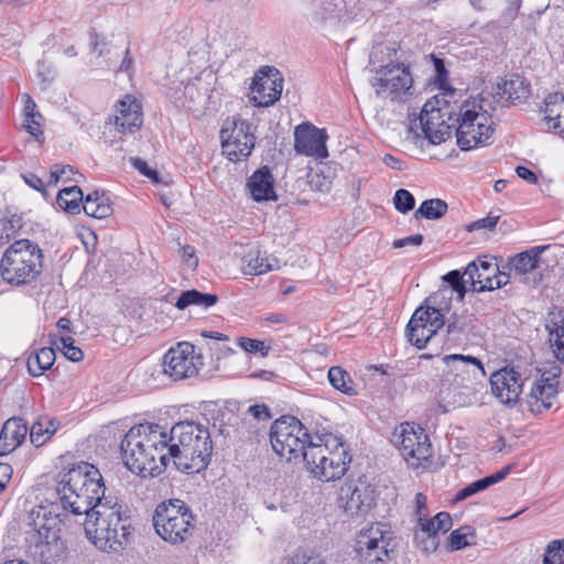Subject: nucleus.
Returning <instances> with one entry per match:
<instances>
[{
	"label": "nucleus",
	"instance_id": "42",
	"mask_svg": "<svg viewBox=\"0 0 564 564\" xmlns=\"http://www.w3.org/2000/svg\"><path fill=\"white\" fill-rule=\"evenodd\" d=\"M445 308L442 305H434L433 306H420L417 307L410 322L408 323L406 327H414V326H423L425 324H430L432 322V318L434 315L444 318L442 314V310Z\"/></svg>",
	"mask_w": 564,
	"mask_h": 564
},
{
	"label": "nucleus",
	"instance_id": "64",
	"mask_svg": "<svg viewBox=\"0 0 564 564\" xmlns=\"http://www.w3.org/2000/svg\"><path fill=\"white\" fill-rule=\"evenodd\" d=\"M516 172L520 178L527 181L530 184H535L538 182V177L534 174V172H532L531 170H529L525 166H521V165L517 166Z\"/></svg>",
	"mask_w": 564,
	"mask_h": 564
},
{
	"label": "nucleus",
	"instance_id": "32",
	"mask_svg": "<svg viewBox=\"0 0 564 564\" xmlns=\"http://www.w3.org/2000/svg\"><path fill=\"white\" fill-rule=\"evenodd\" d=\"M444 318L436 315L432 318L430 324L423 326L406 327V336L409 341L422 349L426 346L429 340L437 333L440 328L444 326Z\"/></svg>",
	"mask_w": 564,
	"mask_h": 564
},
{
	"label": "nucleus",
	"instance_id": "21",
	"mask_svg": "<svg viewBox=\"0 0 564 564\" xmlns=\"http://www.w3.org/2000/svg\"><path fill=\"white\" fill-rule=\"evenodd\" d=\"M429 104H425L421 115L420 124L424 137L432 144H441L451 137L452 126L446 123L441 113V109H427Z\"/></svg>",
	"mask_w": 564,
	"mask_h": 564
},
{
	"label": "nucleus",
	"instance_id": "40",
	"mask_svg": "<svg viewBox=\"0 0 564 564\" xmlns=\"http://www.w3.org/2000/svg\"><path fill=\"white\" fill-rule=\"evenodd\" d=\"M448 209L446 202L440 198H432L424 200L421 206L415 210L414 217L416 219H440Z\"/></svg>",
	"mask_w": 564,
	"mask_h": 564
},
{
	"label": "nucleus",
	"instance_id": "15",
	"mask_svg": "<svg viewBox=\"0 0 564 564\" xmlns=\"http://www.w3.org/2000/svg\"><path fill=\"white\" fill-rule=\"evenodd\" d=\"M452 527L453 521L447 512H438L433 519L419 518L414 528V543L422 551L432 553L438 546V533H445Z\"/></svg>",
	"mask_w": 564,
	"mask_h": 564
},
{
	"label": "nucleus",
	"instance_id": "4",
	"mask_svg": "<svg viewBox=\"0 0 564 564\" xmlns=\"http://www.w3.org/2000/svg\"><path fill=\"white\" fill-rule=\"evenodd\" d=\"M316 444H311L304 454L307 470L322 481L341 478L351 462L345 444L333 434L316 435Z\"/></svg>",
	"mask_w": 564,
	"mask_h": 564
},
{
	"label": "nucleus",
	"instance_id": "27",
	"mask_svg": "<svg viewBox=\"0 0 564 564\" xmlns=\"http://www.w3.org/2000/svg\"><path fill=\"white\" fill-rule=\"evenodd\" d=\"M29 429L21 417H11L6 421L0 432V456L14 451L25 438Z\"/></svg>",
	"mask_w": 564,
	"mask_h": 564
},
{
	"label": "nucleus",
	"instance_id": "16",
	"mask_svg": "<svg viewBox=\"0 0 564 564\" xmlns=\"http://www.w3.org/2000/svg\"><path fill=\"white\" fill-rule=\"evenodd\" d=\"M327 139L328 135L324 129L303 122L294 130V150L299 154L325 159L328 156Z\"/></svg>",
	"mask_w": 564,
	"mask_h": 564
},
{
	"label": "nucleus",
	"instance_id": "57",
	"mask_svg": "<svg viewBox=\"0 0 564 564\" xmlns=\"http://www.w3.org/2000/svg\"><path fill=\"white\" fill-rule=\"evenodd\" d=\"M248 412L259 421H268L271 419L270 409L265 404L251 405Z\"/></svg>",
	"mask_w": 564,
	"mask_h": 564
},
{
	"label": "nucleus",
	"instance_id": "56",
	"mask_svg": "<svg viewBox=\"0 0 564 564\" xmlns=\"http://www.w3.org/2000/svg\"><path fill=\"white\" fill-rule=\"evenodd\" d=\"M310 185L316 191L326 193L330 189L332 182L327 177L316 173L311 176Z\"/></svg>",
	"mask_w": 564,
	"mask_h": 564
},
{
	"label": "nucleus",
	"instance_id": "13",
	"mask_svg": "<svg viewBox=\"0 0 564 564\" xmlns=\"http://www.w3.org/2000/svg\"><path fill=\"white\" fill-rule=\"evenodd\" d=\"M200 366V356L195 355L194 345L187 341L170 348L163 357V372L174 381L196 376Z\"/></svg>",
	"mask_w": 564,
	"mask_h": 564
},
{
	"label": "nucleus",
	"instance_id": "22",
	"mask_svg": "<svg viewBox=\"0 0 564 564\" xmlns=\"http://www.w3.org/2000/svg\"><path fill=\"white\" fill-rule=\"evenodd\" d=\"M33 524L36 531L37 541L46 546L57 545L59 542L58 514L52 516V511L45 507H39L32 511Z\"/></svg>",
	"mask_w": 564,
	"mask_h": 564
},
{
	"label": "nucleus",
	"instance_id": "6",
	"mask_svg": "<svg viewBox=\"0 0 564 564\" xmlns=\"http://www.w3.org/2000/svg\"><path fill=\"white\" fill-rule=\"evenodd\" d=\"M153 525L158 535L170 544L185 542L194 530V516L181 499L163 501L155 508Z\"/></svg>",
	"mask_w": 564,
	"mask_h": 564
},
{
	"label": "nucleus",
	"instance_id": "36",
	"mask_svg": "<svg viewBox=\"0 0 564 564\" xmlns=\"http://www.w3.org/2000/svg\"><path fill=\"white\" fill-rule=\"evenodd\" d=\"M218 301V296L216 294L210 293H202L195 289L184 291L178 296L175 306L178 310H185L189 305H197L204 308H208L215 305Z\"/></svg>",
	"mask_w": 564,
	"mask_h": 564
},
{
	"label": "nucleus",
	"instance_id": "52",
	"mask_svg": "<svg viewBox=\"0 0 564 564\" xmlns=\"http://www.w3.org/2000/svg\"><path fill=\"white\" fill-rule=\"evenodd\" d=\"M183 262L191 270H195L198 265V258L196 256L194 247L189 245L181 246L178 250Z\"/></svg>",
	"mask_w": 564,
	"mask_h": 564
},
{
	"label": "nucleus",
	"instance_id": "30",
	"mask_svg": "<svg viewBox=\"0 0 564 564\" xmlns=\"http://www.w3.org/2000/svg\"><path fill=\"white\" fill-rule=\"evenodd\" d=\"M545 328L550 333V341L557 359L564 364V310L550 312Z\"/></svg>",
	"mask_w": 564,
	"mask_h": 564
},
{
	"label": "nucleus",
	"instance_id": "49",
	"mask_svg": "<svg viewBox=\"0 0 564 564\" xmlns=\"http://www.w3.org/2000/svg\"><path fill=\"white\" fill-rule=\"evenodd\" d=\"M75 174L74 169L70 165H54L50 172L48 185H56L59 180H72Z\"/></svg>",
	"mask_w": 564,
	"mask_h": 564
},
{
	"label": "nucleus",
	"instance_id": "53",
	"mask_svg": "<svg viewBox=\"0 0 564 564\" xmlns=\"http://www.w3.org/2000/svg\"><path fill=\"white\" fill-rule=\"evenodd\" d=\"M478 279L479 280H476V288L474 289V291L484 292L495 290V274L482 272L481 274H478Z\"/></svg>",
	"mask_w": 564,
	"mask_h": 564
},
{
	"label": "nucleus",
	"instance_id": "44",
	"mask_svg": "<svg viewBox=\"0 0 564 564\" xmlns=\"http://www.w3.org/2000/svg\"><path fill=\"white\" fill-rule=\"evenodd\" d=\"M543 564H564V539L554 540L549 543Z\"/></svg>",
	"mask_w": 564,
	"mask_h": 564
},
{
	"label": "nucleus",
	"instance_id": "51",
	"mask_svg": "<svg viewBox=\"0 0 564 564\" xmlns=\"http://www.w3.org/2000/svg\"><path fill=\"white\" fill-rule=\"evenodd\" d=\"M130 162L132 165L144 176L150 178L154 183H160L159 172L152 169L148 163L139 158H131Z\"/></svg>",
	"mask_w": 564,
	"mask_h": 564
},
{
	"label": "nucleus",
	"instance_id": "7",
	"mask_svg": "<svg viewBox=\"0 0 564 564\" xmlns=\"http://www.w3.org/2000/svg\"><path fill=\"white\" fill-rule=\"evenodd\" d=\"M316 442V435L311 436L307 429L294 416H281L270 429V443L273 451L288 462H304V454L308 446Z\"/></svg>",
	"mask_w": 564,
	"mask_h": 564
},
{
	"label": "nucleus",
	"instance_id": "37",
	"mask_svg": "<svg viewBox=\"0 0 564 564\" xmlns=\"http://www.w3.org/2000/svg\"><path fill=\"white\" fill-rule=\"evenodd\" d=\"M84 200L83 192L78 186L63 188L57 195L58 206L69 214H78Z\"/></svg>",
	"mask_w": 564,
	"mask_h": 564
},
{
	"label": "nucleus",
	"instance_id": "58",
	"mask_svg": "<svg viewBox=\"0 0 564 564\" xmlns=\"http://www.w3.org/2000/svg\"><path fill=\"white\" fill-rule=\"evenodd\" d=\"M481 273L482 272L479 271L478 262L473 261L466 267V269L464 271V276H465L466 282H470L473 288L475 289L476 280H479L478 274H481Z\"/></svg>",
	"mask_w": 564,
	"mask_h": 564
},
{
	"label": "nucleus",
	"instance_id": "45",
	"mask_svg": "<svg viewBox=\"0 0 564 564\" xmlns=\"http://www.w3.org/2000/svg\"><path fill=\"white\" fill-rule=\"evenodd\" d=\"M57 347L62 350L63 355L72 360L79 361L83 359L84 354L80 348L74 345V338L70 336H63L59 338L58 343H55Z\"/></svg>",
	"mask_w": 564,
	"mask_h": 564
},
{
	"label": "nucleus",
	"instance_id": "33",
	"mask_svg": "<svg viewBox=\"0 0 564 564\" xmlns=\"http://www.w3.org/2000/svg\"><path fill=\"white\" fill-rule=\"evenodd\" d=\"M83 209L89 217L104 219L112 214V206L105 193L95 191L88 194L83 203Z\"/></svg>",
	"mask_w": 564,
	"mask_h": 564
},
{
	"label": "nucleus",
	"instance_id": "61",
	"mask_svg": "<svg viewBox=\"0 0 564 564\" xmlns=\"http://www.w3.org/2000/svg\"><path fill=\"white\" fill-rule=\"evenodd\" d=\"M24 182L32 188L45 194V186L43 181L35 174L29 173L22 175Z\"/></svg>",
	"mask_w": 564,
	"mask_h": 564
},
{
	"label": "nucleus",
	"instance_id": "31",
	"mask_svg": "<svg viewBox=\"0 0 564 564\" xmlns=\"http://www.w3.org/2000/svg\"><path fill=\"white\" fill-rule=\"evenodd\" d=\"M464 274H460L458 270H452L443 276V280L451 285V289L444 288L438 290L432 296L429 297V301L434 305H442L443 300L449 301L452 297V293H458L462 299L466 292ZM448 302L444 303V307H447Z\"/></svg>",
	"mask_w": 564,
	"mask_h": 564
},
{
	"label": "nucleus",
	"instance_id": "14",
	"mask_svg": "<svg viewBox=\"0 0 564 564\" xmlns=\"http://www.w3.org/2000/svg\"><path fill=\"white\" fill-rule=\"evenodd\" d=\"M560 375V369L552 367L534 381L527 397V404L532 413H541L553 405L558 393Z\"/></svg>",
	"mask_w": 564,
	"mask_h": 564
},
{
	"label": "nucleus",
	"instance_id": "35",
	"mask_svg": "<svg viewBox=\"0 0 564 564\" xmlns=\"http://www.w3.org/2000/svg\"><path fill=\"white\" fill-rule=\"evenodd\" d=\"M55 361V351L51 347H43L28 358V371L33 377H40L50 369Z\"/></svg>",
	"mask_w": 564,
	"mask_h": 564
},
{
	"label": "nucleus",
	"instance_id": "17",
	"mask_svg": "<svg viewBox=\"0 0 564 564\" xmlns=\"http://www.w3.org/2000/svg\"><path fill=\"white\" fill-rule=\"evenodd\" d=\"M492 394L506 405H514L522 393L523 379L513 368L505 367L490 376Z\"/></svg>",
	"mask_w": 564,
	"mask_h": 564
},
{
	"label": "nucleus",
	"instance_id": "41",
	"mask_svg": "<svg viewBox=\"0 0 564 564\" xmlns=\"http://www.w3.org/2000/svg\"><path fill=\"white\" fill-rule=\"evenodd\" d=\"M473 544H475V531L468 525L454 530L448 536L451 551H458Z\"/></svg>",
	"mask_w": 564,
	"mask_h": 564
},
{
	"label": "nucleus",
	"instance_id": "28",
	"mask_svg": "<svg viewBox=\"0 0 564 564\" xmlns=\"http://www.w3.org/2000/svg\"><path fill=\"white\" fill-rule=\"evenodd\" d=\"M546 247H534L530 250L523 251L517 254L511 260L510 271L514 275L523 276L524 281H529L528 274L536 276L535 271L540 269L541 258L540 254L545 250ZM534 283L536 278H533Z\"/></svg>",
	"mask_w": 564,
	"mask_h": 564
},
{
	"label": "nucleus",
	"instance_id": "47",
	"mask_svg": "<svg viewBox=\"0 0 564 564\" xmlns=\"http://www.w3.org/2000/svg\"><path fill=\"white\" fill-rule=\"evenodd\" d=\"M21 228V220L15 216H0V239H10Z\"/></svg>",
	"mask_w": 564,
	"mask_h": 564
},
{
	"label": "nucleus",
	"instance_id": "54",
	"mask_svg": "<svg viewBox=\"0 0 564 564\" xmlns=\"http://www.w3.org/2000/svg\"><path fill=\"white\" fill-rule=\"evenodd\" d=\"M41 120L39 117H25L23 128L34 138H39L43 134Z\"/></svg>",
	"mask_w": 564,
	"mask_h": 564
},
{
	"label": "nucleus",
	"instance_id": "46",
	"mask_svg": "<svg viewBox=\"0 0 564 564\" xmlns=\"http://www.w3.org/2000/svg\"><path fill=\"white\" fill-rule=\"evenodd\" d=\"M393 203L398 212L406 214L414 208L415 198L409 191L401 188L395 192Z\"/></svg>",
	"mask_w": 564,
	"mask_h": 564
},
{
	"label": "nucleus",
	"instance_id": "2",
	"mask_svg": "<svg viewBox=\"0 0 564 564\" xmlns=\"http://www.w3.org/2000/svg\"><path fill=\"white\" fill-rule=\"evenodd\" d=\"M165 442L166 432L159 424L132 426L120 446L127 468L144 478L160 475L169 462Z\"/></svg>",
	"mask_w": 564,
	"mask_h": 564
},
{
	"label": "nucleus",
	"instance_id": "39",
	"mask_svg": "<svg viewBox=\"0 0 564 564\" xmlns=\"http://www.w3.org/2000/svg\"><path fill=\"white\" fill-rule=\"evenodd\" d=\"M328 380L336 390L347 395L356 394L355 383L350 375L341 367H332L328 370Z\"/></svg>",
	"mask_w": 564,
	"mask_h": 564
},
{
	"label": "nucleus",
	"instance_id": "38",
	"mask_svg": "<svg viewBox=\"0 0 564 564\" xmlns=\"http://www.w3.org/2000/svg\"><path fill=\"white\" fill-rule=\"evenodd\" d=\"M57 430L54 420L42 416L30 429V438L35 446L43 445Z\"/></svg>",
	"mask_w": 564,
	"mask_h": 564
},
{
	"label": "nucleus",
	"instance_id": "19",
	"mask_svg": "<svg viewBox=\"0 0 564 564\" xmlns=\"http://www.w3.org/2000/svg\"><path fill=\"white\" fill-rule=\"evenodd\" d=\"M341 499H345V511L351 516H364L375 505V489L366 481L358 480L341 489Z\"/></svg>",
	"mask_w": 564,
	"mask_h": 564
},
{
	"label": "nucleus",
	"instance_id": "43",
	"mask_svg": "<svg viewBox=\"0 0 564 564\" xmlns=\"http://www.w3.org/2000/svg\"><path fill=\"white\" fill-rule=\"evenodd\" d=\"M564 110V96L562 94L555 93L550 94L544 100V113L545 121L547 126L560 117L562 111Z\"/></svg>",
	"mask_w": 564,
	"mask_h": 564
},
{
	"label": "nucleus",
	"instance_id": "24",
	"mask_svg": "<svg viewBox=\"0 0 564 564\" xmlns=\"http://www.w3.org/2000/svg\"><path fill=\"white\" fill-rule=\"evenodd\" d=\"M443 361L451 372L464 380L478 379L486 376L481 361L473 356L446 355Z\"/></svg>",
	"mask_w": 564,
	"mask_h": 564
},
{
	"label": "nucleus",
	"instance_id": "55",
	"mask_svg": "<svg viewBox=\"0 0 564 564\" xmlns=\"http://www.w3.org/2000/svg\"><path fill=\"white\" fill-rule=\"evenodd\" d=\"M423 240H424L423 235L417 234V235H414V236H410V237H405V238H401V239H395L392 242V247L395 248V249L404 248V247H419V246L422 245Z\"/></svg>",
	"mask_w": 564,
	"mask_h": 564
},
{
	"label": "nucleus",
	"instance_id": "26",
	"mask_svg": "<svg viewBox=\"0 0 564 564\" xmlns=\"http://www.w3.org/2000/svg\"><path fill=\"white\" fill-rule=\"evenodd\" d=\"M247 188L256 202L276 200L274 178L268 166H262L248 178Z\"/></svg>",
	"mask_w": 564,
	"mask_h": 564
},
{
	"label": "nucleus",
	"instance_id": "25",
	"mask_svg": "<svg viewBox=\"0 0 564 564\" xmlns=\"http://www.w3.org/2000/svg\"><path fill=\"white\" fill-rule=\"evenodd\" d=\"M242 272L249 275H261L280 269V260L258 248L250 249L241 260Z\"/></svg>",
	"mask_w": 564,
	"mask_h": 564
},
{
	"label": "nucleus",
	"instance_id": "23",
	"mask_svg": "<svg viewBox=\"0 0 564 564\" xmlns=\"http://www.w3.org/2000/svg\"><path fill=\"white\" fill-rule=\"evenodd\" d=\"M531 94L530 85L519 75L500 78L494 88V96L510 104L522 102Z\"/></svg>",
	"mask_w": 564,
	"mask_h": 564
},
{
	"label": "nucleus",
	"instance_id": "34",
	"mask_svg": "<svg viewBox=\"0 0 564 564\" xmlns=\"http://www.w3.org/2000/svg\"><path fill=\"white\" fill-rule=\"evenodd\" d=\"M510 470H511V467L506 466L492 475H489L482 479H478V480L467 485L466 487H464L456 494L455 501L465 500L468 497H470L477 492H480V491L487 489L488 487L503 480L507 477V475L510 473Z\"/></svg>",
	"mask_w": 564,
	"mask_h": 564
},
{
	"label": "nucleus",
	"instance_id": "59",
	"mask_svg": "<svg viewBox=\"0 0 564 564\" xmlns=\"http://www.w3.org/2000/svg\"><path fill=\"white\" fill-rule=\"evenodd\" d=\"M427 498L422 492H417L415 496V514L419 518L427 517Z\"/></svg>",
	"mask_w": 564,
	"mask_h": 564
},
{
	"label": "nucleus",
	"instance_id": "60",
	"mask_svg": "<svg viewBox=\"0 0 564 564\" xmlns=\"http://www.w3.org/2000/svg\"><path fill=\"white\" fill-rule=\"evenodd\" d=\"M12 473V467L9 464L0 463V494L7 488Z\"/></svg>",
	"mask_w": 564,
	"mask_h": 564
},
{
	"label": "nucleus",
	"instance_id": "11",
	"mask_svg": "<svg viewBox=\"0 0 564 564\" xmlns=\"http://www.w3.org/2000/svg\"><path fill=\"white\" fill-rule=\"evenodd\" d=\"M391 551V532L383 523H373L356 536L355 552L361 564H386Z\"/></svg>",
	"mask_w": 564,
	"mask_h": 564
},
{
	"label": "nucleus",
	"instance_id": "63",
	"mask_svg": "<svg viewBox=\"0 0 564 564\" xmlns=\"http://www.w3.org/2000/svg\"><path fill=\"white\" fill-rule=\"evenodd\" d=\"M24 117H39L42 118V115L36 111V104L34 100L29 96H24Z\"/></svg>",
	"mask_w": 564,
	"mask_h": 564
},
{
	"label": "nucleus",
	"instance_id": "50",
	"mask_svg": "<svg viewBox=\"0 0 564 564\" xmlns=\"http://www.w3.org/2000/svg\"><path fill=\"white\" fill-rule=\"evenodd\" d=\"M499 218H500L499 215L489 213L487 217L478 219V220L473 221L469 225H467L466 229H467V231H475V230H480V229L494 230L495 227L497 226Z\"/></svg>",
	"mask_w": 564,
	"mask_h": 564
},
{
	"label": "nucleus",
	"instance_id": "12",
	"mask_svg": "<svg viewBox=\"0 0 564 564\" xmlns=\"http://www.w3.org/2000/svg\"><path fill=\"white\" fill-rule=\"evenodd\" d=\"M223 153L232 162L247 159L256 143L252 124L241 118L227 120L226 126L220 130Z\"/></svg>",
	"mask_w": 564,
	"mask_h": 564
},
{
	"label": "nucleus",
	"instance_id": "20",
	"mask_svg": "<svg viewBox=\"0 0 564 564\" xmlns=\"http://www.w3.org/2000/svg\"><path fill=\"white\" fill-rule=\"evenodd\" d=\"M112 122L120 133H133L142 124L141 106L132 96H126L116 105Z\"/></svg>",
	"mask_w": 564,
	"mask_h": 564
},
{
	"label": "nucleus",
	"instance_id": "5",
	"mask_svg": "<svg viewBox=\"0 0 564 564\" xmlns=\"http://www.w3.org/2000/svg\"><path fill=\"white\" fill-rule=\"evenodd\" d=\"M44 254L40 246L30 239L12 242L3 252L0 273L4 282L14 286L35 281L43 269Z\"/></svg>",
	"mask_w": 564,
	"mask_h": 564
},
{
	"label": "nucleus",
	"instance_id": "18",
	"mask_svg": "<svg viewBox=\"0 0 564 564\" xmlns=\"http://www.w3.org/2000/svg\"><path fill=\"white\" fill-rule=\"evenodd\" d=\"M283 78L278 70L257 75L251 85L250 100L258 107H269L281 97Z\"/></svg>",
	"mask_w": 564,
	"mask_h": 564
},
{
	"label": "nucleus",
	"instance_id": "9",
	"mask_svg": "<svg viewBox=\"0 0 564 564\" xmlns=\"http://www.w3.org/2000/svg\"><path fill=\"white\" fill-rule=\"evenodd\" d=\"M393 442L410 467L424 468L430 463L432 445L429 435L420 425L402 423L393 433Z\"/></svg>",
	"mask_w": 564,
	"mask_h": 564
},
{
	"label": "nucleus",
	"instance_id": "29",
	"mask_svg": "<svg viewBox=\"0 0 564 564\" xmlns=\"http://www.w3.org/2000/svg\"><path fill=\"white\" fill-rule=\"evenodd\" d=\"M312 20L317 24L336 22L345 18L344 0H314Z\"/></svg>",
	"mask_w": 564,
	"mask_h": 564
},
{
	"label": "nucleus",
	"instance_id": "3",
	"mask_svg": "<svg viewBox=\"0 0 564 564\" xmlns=\"http://www.w3.org/2000/svg\"><path fill=\"white\" fill-rule=\"evenodd\" d=\"M167 458L186 474L199 473L209 464L213 442L208 429L193 421L174 424L166 433Z\"/></svg>",
	"mask_w": 564,
	"mask_h": 564
},
{
	"label": "nucleus",
	"instance_id": "62",
	"mask_svg": "<svg viewBox=\"0 0 564 564\" xmlns=\"http://www.w3.org/2000/svg\"><path fill=\"white\" fill-rule=\"evenodd\" d=\"M53 70L50 65L40 63L37 67V76L41 78L42 84H50L53 79Z\"/></svg>",
	"mask_w": 564,
	"mask_h": 564
},
{
	"label": "nucleus",
	"instance_id": "8",
	"mask_svg": "<svg viewBox=\"0 0 564 564\" xmlns=\"http://www.w3.org/2000/svg\"><path fill=\"white\" fill-rule=\"evenodd\" d=\"M456 121L458 122L456 128L457 143L464 151L485 144L494 131L488 113L477 110L475 104L471 106L464 104L459 109Z\"/></svg>",
	"mask_w": 564,
	"mask_h": 564
},
{
	"label": "nucleus",
	"instance_id": "10",
	"mask_svg": "<svg viewBox=\"0 0 564 564\" xmlns=\"http://www.w3.org/2000/svg\"><path fill=\"white\" fill-rule=\"evenodd\" d=\"M371 86L378 97L391 101H405L414 94L410 68L401 63L380 68L371 79Z\"/></svg>",
	"mask_w": 564,
	"mask_h": 564
},
{
	"label": "nucleus",
	"instance_id": "48",
	"mask_svg": "<svg viewBox=\"0 0 564 564\" xmlns=\"http://www.w3.org/2000/svg\"><path fill=\"white\" fill-rule=\"evenodd\" d=\"M238 345L245 351L252 354L259 352L262 357L267 356L270 349L269 346H265L264 341L247 337H239Z\"/></svg>",
	"mask_w": 564,
	"mask_h": 564
},
{
	"label": "nucleus",
	"instance_id": "1",
	"mask_svg": "<svg viewBox=\"0 0 564 564\" xmlns=\"http://www.w3.org/2000/svg\"><path fill=\"white\" fill-rule=\"evenodd\" d=\"M100 471L82 462L59 474L57 495L62 507L73 514H85L87 539L104 552L126 547L132 532L127 506L117 497L106 495Z\"/></svg>",
	"mask_w": 564,
	"mask_h": 564
}]
</instances>
